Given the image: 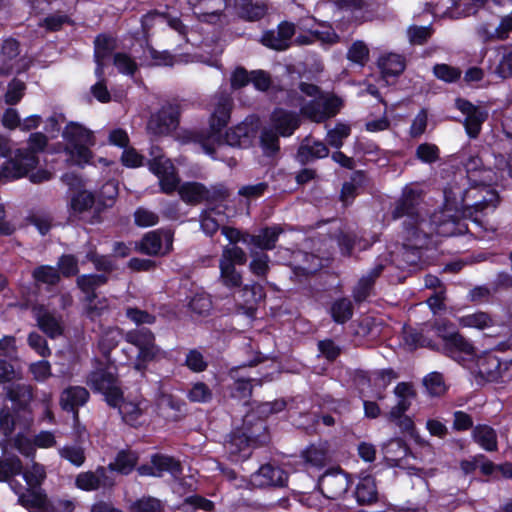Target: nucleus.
<instances>
[{
	"instance_id": "19",
	"label": "nucleus",
	"mask_w": 512,
	"mask_h": 512,
	"mask_svg": "<svg viewBox=\"0 0 512 512\" xmlns=\"http://www.w3.org/2000/svg\"><path fill=\"white\" fill-rule=\"evenodd\" d=\"M16 481H11L10 486L18 494V503L30 512H49V500L41 489H27L26 492L18 491Z\"/></svg>"
},
{
	"instance_id": "35",
	"label": "nucleus",
	"mask_w": 512,
	"mask_h": 512,
	"mask_svg": "<svg viewBox=\"0 0 512 512\" xmlns=\"http://www.w3.org/2000/svg\"><path fill=\"white\" fill-rule=\"evenodd\" d=\"M473 440L484 450L493 452L498 449L497 433L488 425H477L472 431Z\"/></svg>"
},
{
	"instance_id": "51",
	"label": "nucleus",
	"mask_w": 512,
	"mask_h": 512,
	"mask_svg": "<svg viewBox=\"0 0 512 512\" xmlns=\"http://www.w3.org/2000/svg\"><path fill=\"white\" fill-rule=\"evenodd\" d=\"M331 315L335 322L345 323L353 315L352 303L347 298H342L335 301L331 306Z\"/></svg>"
},
{
	"instance_id": "26",
	"label": "nucleus",
	"mask_w": 512,
	"mask_h": 512,
	"mask_svg": "<svg viewBox=\"0 0 512 512\" xmlns=\"http://www.w3.org/2000/svg\"><path fill=\"white\" fill-rule=\"evenodd\" d=\"M89 399V392L81 386H70L60 396V406L66 411H73L77 417V408L83 406Z\"/></svg>"
},
{
	"instance_id": "30",
	"label": "nucleus",
	"mask_w": 512,
	"mask_h": 512,
	"mask_svg": "<svg viewBox=\"0 0 512 512\" xmlns=\"http://www.w3.org/2000/svg\"><path fill=\"white\" fill-rule=\"evenodd\" d=\"M20 54V44L14 38H6L0 44V75H9L13 69V61Z\"/></svg>"
},
{
	"instance_id": "29",
	"label": "nucleus",
	"mask_w": 512,
	"mask_h": 512,
	"mask_svg": "<svg viewBox=\"0 0 512 512\" xmlns=\"http://www.w3.org/2000/svg\"><path fill=\"white\" fill-rule=\"evenodd\" d=\"M283 232L279 226L267 227L262 229L257 235H246L243 242L251 244L262 250H271L275 248L279 235Z\"/></svg>"
},
{
	"instance_id": "52",
	"label": "nucleus",
	"mask_w": 512,
	"mask_h": 512,
	"mask_svg": "<svg viewBox=\"0 0 512 512\" xmlns=\"http://www.w3.org/2000/svg\"><path fill=\"white\" fill-rule=\"evenodd\" d=\"M144 57L151 60L152 65L156 66H172L175 58L168 51H157L149 42H146L144 48Z\"/></svg>"
},
{
	"instance_id": "39",
	"label": "nucleus",
	"mask_w": 512,
	"mask_h": 512,
	"mask_svg": "<svg viewBox=\"0 0 512 512\" xmlns=\"http://www.w3.org/2000/svg\"><path fill=\"white\" fill-rule=\"evenodd\" d=\"M105 474L104 467H98L95 471L82 472L76 477L75 484L81 490L93 491L103 484Z\"/></svg>"
},
{
	"instance_id": "42",
	"label": "nucleus",
	"mask_w": 512,
	"mask_h": 512,
	"mask_svg": "<svg viewBox=\"0 0 512 512\" xmlns=\"http://www.w3.org/2000/svg\"><path fill=\"white\" fill-rule=\"evenodd\" d=\"M137 461L138 456L136 453L129 450H122L117 454L115 461L108 465V468L112 471L127 475L134 469Z\"/></svg>"
},
{
	"instance_id": "45",
	"label": "nucleus",
	"mask_w": 512,
	"mask_h": 512,
	"mask_svg": "<svg viewBox=\"0 0 512 512\" xmlns=\"http://www.w3.org/2000/svg\"><path fill=\"white\" fill-rule=\"evenodd\" d=\"M219 269L220 281L225 287L229 289L241 287L242 275L236 270L234 265L219 262Z\"/></svg>"
},
{
	"instance_id": "15",
	"label": "nucleus",
	"mask_w": 512,
	"mask_h": 512,
	"mask_svg": "<svg viewBox=\"0 0 512 512\" xmlns=\"http://www.w3.org/2000/svg\"><path fill=\"white\" fill-rule=\"evenodd\" d=\"M293 278L302 283L323 267V260L317 255L298 251L294 253L292 262Z\"/></svg>"
},
{
	"instance_id": "27",
	"label": "nucleus",
	"mask_w": 512,
	"mask_h": 512,
	"mask_svg": "<svg viewBox=\"0 0 512 512\" xmlns=\"http://www.w3.org/2000/svg\"><path fill=\"white\" fill-rule=\"evenodd\" d=\"M33 314L37 320L39 328L51 338L62 334V326L58 318L47 311L43 306L33 307Z\"/></svg>"
},
{
	"instance_id": "33",
	"label": "nucleus",
	"mask_w": 512,
	"mask_h": 512,
	"mask_svg": "<svg viewBox=\"0 0 512 512\" xmlns=\"http://www.w3.org/2000/svg\"><path fill=\"white\" fill-rule=\"evenodd\" d=\"M181 199L191 205L199 204L209 198L208 189L198 182H186L178 189Z\"/></svg>"
},
{
	"instance_id": "59",
	"label": "nucleus",
	"mask_w": 512,
	"mask_h": 512,
	"mask_svg": "<svg viewBox=\"0 0 512 512\" xmlns=\"http://www.w3.org/2000/svg\"><path fill=\"white\" fill-rule=\"evenodd\" d=\"M95 203L94 195L88 191H81L71 200V208L76 214L89 211Z\"/></svg>"
},
{
	"instance_id": "9",
	"label": "nucleus",
	"mask_w": 512,
	"mask_h": 512,
	"mask_svg": "<svg viewBox=\"0 0 512 512\" xmlns=\"http://www.w3.org/2000/svg\"><path fill=\"white\" fill-rule=\"evenodd\" d=\"M342 101L336 96H324L314 98L302 106L304 116L314 122L320 123L334 117L341 109Z\"/></svg>"
},
{
	"instance_id": "44",
	"label": "nucleus",
	"mask_w": 512,
	"mask_h": 512,
	"mask_svg": "<svg viewBox=\"0 0 512 512\" xmlns=\"http://www.w3.org/2000/svg\"><path fill=\"white\" fill-rule=\"evenodd\" d=\"M20 158L9 159L0 167V182L15 180L27 176V166L20 163Z\"/></svg>"
},
{
	"instance_id": "46",
	"label": "nucleus",
	"mask_w": 512,
	"mask_h": 512,
	"mask_svg": "<svg viewBox=\"0 0 512 512\" xmlns=\"http://www.w3.org/2000/svg\"><path fill=\"white\" fill-rule=\"evenodd\" d=\"M151 463L155 465L156 472H159V477H161L164 472H169L173 476H177L181 473V465L173 457L154 455L151 459Z\"/></svg>"
},
{
	"instance_id": "22",
	"label": "nucleus",
	"mask_w": 512,
	"mask_h": 512,
	"mask_svg": "<svg viewBox=\"0 0 512 512\" xmlns=\"http://www.w3.org/2000/svg\"><path fill=\"white\" fill-rule=\"evenodd\" d=\"M394 394L398 401L396 405L391 408L387 415L389 421H395L396 419L401 418V416L411 406L412 399L416 397V392L413 388V385L407 382L398 383L394 388Z\"/></svg>"
},
{
	"instance_id": "41",
	"label": "nucleus",
	"mask_w": 512,
	"mask_h": 512,
	"mask_svg": "<svg viewBox=\"0 0 512 512\" xmlns=\"http://www.w3.org/2000/svg\"><path fill=\"white\" fill-rule=\"evenodd\" d=\"M498 63L493 73L500 79L512 78V45H503L498 50Z\"/></svg>"
},
{
	"instance_id": "62",
	"label": "nucleus",
	"mask_w": 512,
	"mask_h": 512,
	"mask_svg": "<svg viewBox=\"0 0 512 512\" xmlns=\"http://www.w3.org/2000/svg\"><path fill=\"white\" fill-rule=\"evenodd\" d=\"M113 64L119 73L125 75L132 76L137 70V63L130 55L126 53H115L113 56Z\"/></svg>"
},
{
	"instance_id": "8",
	"label": "nucleus",
	"mask_w": 512,
	"mask_h": 512,
	"mask_svg": "<svg viewBox=\"0 0 512 512\" xmlns=\"http://www.w3.org/2000/svg\"><path fill=\"white\" fill-rule=\"evenodd\" d=\"M446 327L447 323L435 325L438 335L444 340L445 353L458 362L472 359L475 354L473 345L458 332L445 334Z\"/></svg>"
},
{
	"instance_id": "63",
	"label": "nucleus",
	"mask_w": 512,
	"mask_h": 512,
	"mask_svg": "<svg viewBox=\"0 0 512 512\" xmlns=\"http://www.w3.org/2000/svg\"><path fill=\"white\" fill-rule=\"evenodd\" d=\"M59 455L77 467L81 466L86 459L84 449L75 445H67L60 448Z\"/></svg>"
},
{
	"instance_id": "38",
	"label": "nucleus",
	"mask_w": 512,
	"mask_h": 512,
	"mask_svg": "<svg viewBox=\"0 0 512 512\" xmlns=\"http://www.w3.org/2000/svg\"><path fill=\"white\" fill-rule=\"evenodd\" d=\"M457 322L459 326L463 328H474L478 330H484L494 325L492 316L484 311H477L457 317Z\"/></svg>"
},
{
	"instance_id": "43",
	"label": "nucleus",
	"mask_w": 512,
	"mask_h": 512,
	"mask_svg": "<svg viewBox=\"0 0 512 512\" xmlns=\"http://www.w3.org/2000/svg\"><path fill=\"white\" fill-rule=\"evenodd\" d=\"M85 258L94 265L96 271L111 273L116 269V264L112 258L108 255L99 254L93 245H88Z\"/></svg>"
},
{
	"instance_id": "34",
	"label": "nucleus",
	"mask_w": 512,
	"mask_h": 512,
	"mask_svg": "<svg viewBox=\"0 0 512 512\" xmlns=\"http://www.w3.org/2000/svg\"><path fill=\"white\" fill-rule=\"evenodd\" d=\"M357 502L361 505H369L377 501L378 492L375 479L366 475L361 477L355 490Z\"/></svg>"
},
{
	"instance_id": "11",
	"label": "nucleus",
	"mask_w": 512,
	"mask_h": 512,
	"mask_svg": "<svg viewBox=\"0 0 512 512\" xmlns=\"http://www.w3.org/2000/svg\"><path fill=\"white\" fill-rule=\"evenodd\" d=\"M318 485L326 498L339 499L348 491L350 480L341 469H331L320 477Z\"/></svg>"
},
{
	"instance_id": "37",
	"label": "nucleus",
	"mask_w": 512,
	"mask_h": 512,
	"mask_svg": "<svg viewBox=\"0 0 512 512\" xmlns=\"http://www.w3.org/2000/svg\"><path fill=\"white\" fill-rule=\"evenodd\" d=\"M107 282L108 277L105 274H83L76 279L78 288L86 294V297H90L91 300L97 298L95 290Z\"/></svg>"
},
{
	"instance_id": "40",
	"label": "nucleus",
	"mask_w": 512,
	"mask_h": 512,
	"mask_svg": "<svg viewBox=\"0 0 512 512\" xmlns=\"http://www.w3.org/2000/svg\"><path fill=\"white\" fill-rule=\"evenodd\" d=\"M21 473L28 486L27 489H38L47 477L45 467L35 461L22 468Z\"/></svg>"
},
{
	"instance_id": "36",
	"label": "nucleus",
	"mask_w": 512,
	"mask_h": 512,
	"mask_svg": "<svg viewBox=\"0 0 512 512\" xmlns=\"http://www.w3.org/2000/svg\"><path fill=\"white\" fill-rule=\"evenodd\" d=\"M378 66L385 77L398 76L405 70L406 60L400 54L386 53L378 59Z\"/></svg>"
},
{
	"instance_id": "55",
	"label": "nucleus",
	"mask_w": 512,
	"mask_h": 512,
	"mask_svg": "<svg viewBox=\"0 0 512 512\" xmlns=\"http://www.w3.org/2000/svg\"><path fill=\"white\" fill-rule=\"evenodd\" d=\"M163 503L160 499L152 496H143L131 504V512H162Z\"/></svg>"
},
{
	"instance_id": "31",
	"label": "nucleus",
	"mask_w": 512,
	"mask_h": 512,
	"mask_svg": "<svg viewBox=\"0 0 512 512\" xmlns=\"http://www.w3.org/2000/svg\"><path fill=\"white\" fill-rule=\"evenodd\" d=\"M329 154V149L321 141H314L307 137L303 140L297 152V159L305 164L315 158H324Z\"/></svg>"
},
{
	"instance_id": "28",
	"label": "nucleus",
	"mask_w": 512,
	"mask_h": 512,
	"mask_svg": "<svg viewBox=\"0 0 512 512\" xmlns=\"http://www.w3.org/2000/svg\"><path fill=\"white\" fill-rule=\"evenodd\" d=\"M478 375L486 381H496L501 375V362L491 353H484L476 358Z\"/></svg>"
},
{
	"instance_id": "48",
	"label": "nucleus",
	"mask_w": 512,
	"mask_h": 512,
	"mask_svg": "<svg viewBox=\"0 0 512 512\" xmlns=\"http://www.w3.org/2000/svg\"><path fill=\"white\" fill-rule=\"evenodd\" d=\"M260 145L263 154L268 157L275 156L280 149L278 134L271 128H265L261 132Z\"/></svg>"
},
{
	"instance_id": "6",
	"label": "nucleus",
	"mask_w": 512,
	"mask_h": 512,
	"mask_svg": "<svg viewBox=\"0 0 512 512\" xmlns=\"http://www.w3.org/2000/svg\"><path fill=\"white\" fill-rule=\"evenodd\" d=\"M421 202V192L413 189L412 187L406 186L403 189L401 197L395 203L392 211V218L396 220L402 217H407L409 219L408 225L411 226V229L416 228L421 219ZM412 234L416 235L417 238L420 237L417 230H413Z\"/></svg>"
},
{
	"instance_id": "49",
	"label": "nucleus",
	"mask_w": 512,
	"mask_h": 512,
	"mask_svg": "<svg viewBox=\"0 0 512 512\" xmlns=\"http://www.w3.org/2000/svg\"><path fill=\"white\" fill-rule=\"evenodd\" d=\"M303 458L312 466H323L328 460V450L325 445H310L304 452Z\"/></svg>"
},
{
	"instance_id": "32",
	"label": "nucleus",
	"mask_w": 512,
	"mask_h": 512,
	"mask_svg": "<svg viewBox=\"0 0 512 512\" xmlns=\"http://www.w3.org/2000/svg\"><path fill=\"white\" fill-rule=\"evenodd\" d=\"M250 128L246 124H239L231 127L224 136L221 135V142L214 143V147L227 144L232 147H247L250 144Z\"/></svg>"
},
{
	"instance_id": "7",
	"label": "nucleus",
	"mask_w": 512,
	"mask_h": 512,
	"mask_svg": "<svg viewBox=\"0 0 512 512\" xmlns=\"http://www.w3.org/2000/svg\"><path fill=\"white\" fill-rule=\"evenodd\" d=\"M180 104L176 101L168 102L155 114L148 123L147 130L154 136H165L174 131L179 124Z\"/></svg>"
},
{
	"instance_id": "18",
	"label": "nucleus",
	"mask_w": 512,
	"mask_h": 512,
	"mask_svg": "<svg viewBox=\"0 0 512 512\" xmlns=\"http://www.w3.org/2000/svg\"><path fill=\"white\" fill-rule=\"evenodd\" d=\"M287 481L286 472L272 464L262 465L250 476V483L254 487L284 486Z\"/></svg>"
},
{
	"instance_id": "12",
	"label": "nucleus",
	"mask_w": 512,
	"mask_h": 512,
	"mask_svg": "<svg viewBox=\"0 0 512 512\" xmlns=\"http://www.w3.org/2000/svg\"><path fill=\"white\" fill-rule=\"evenodd\" d=\"M48 138L43 133H32L27 142V148L17 149L12 159L20 158V163L27 166V175L39 164L38 153L44 151Z\"/></svg>"
},
{
	"instance_id": "53",
	"label": "nucleus",
	"mask_w": 512,
	"mask_h": 512,
	"mask_svg": "<svg viewBox=\"0 0 512 512\" xmlns=\"http://www.w3.org/2000/svg\"><path fill=\"white\" fill-rule=\"evenodd\" d=\"M22 461L17 456L0 459V481H7L11 477L20 474Z\"/></svg>"
},
{
	"instance_id": "60",
	"label": "nucleus",
	"mask_w": 512,
	"mask_h": 512,
	"mask_svg": "<svg viewBox=\"0 0 512 512\" xmlns=\"http://www.w3.org/2000/svg\"><path fill=\"white\" fill-rule=\"evenodd\" d=\"M247 261V256L244 250L238 246H225L222 251L220 263L231 265H243Z\"/></svg>"
},
{
	"instance_id": "57",
	"label": "nucleus",
	"mask_w": 512,
	"mask_h": 512,
	"mask_svg": "<svg viewBox=\"0 0 512 512\" xmlns=\"http://www.w3.org/2000/svg\"><path fill=\"white\" fill-rule=\"evenodd\" d=\"M488 213L474 215L472 218H469L476 229H478L477 233H483L482 237L492 238L496 235L499 225L495 221H490L485 219Z\"/></svg>"
},
{
	"instance_id": "20",
	"label": "nucleus",
	"mask_w": 512,
	"mask_h": 512,
	"mask_svg": "<svg viewBox=\"0 0 512 512\" xmlns=\"http://www.w3.org/2000/svg\"><path fill=\"white\" fill-rule=\"evenodd\" d=\"M264 297L265 293L263 287L258 283H253L241 287L235 296V301L238 306L243 309L245 314L252 316L258 302Z\"/></svg>"
},
{
	"instance_id": "64",
	"label": "nucleus",
	"mask_w": 512,
	"mask_h": 512,
	"mask_svg": "<svg viewBox=\"0 0 512 512\" xmlns=\"http://www.w3.org/2000/svg\"><path fill=\"white\" fill-rule=\"evenodd\" d=\"M268 11V3L266 1H255L247 4L243 10L242 15L250 21H257L262 19Z\"/></svg>"
},
{
	"instance_id": "24",
	"label": "nucleus",
	"mask_w": 512,
	"mask_h": 512,
	"mask_svg": "<svg viewBox=\"0 0 512 512\" xmlns=\"http://www.w3.org/2000/svg\"><path fill=\"white\" fill-rule=\"evenodd\" d=\"M116 407L118 408L122 419L127 424L136 426L140 424V418L143 416L147 408V402L140 398L129 400L122 397L121 401Z\"/></svg>"
},
{
	"instance_id": "10",
	"label": "nucleus",
	"mask_w": 512,
	"mask_h": 512,
	"mask_svg": "<svg viewBox=\"0 0 512 512\" xmlns=\"http://www.w3.org/2000/svg\"><path fill=\"white\" fill-rule=\"evenodd\" d=\"M296 33V26L289 21H282L276 29L265 31L260 42L269 49L285 51L293 44V37Z\"/></svg>"
},
{
	"instance_id": "16",
	"label": "nucleus",
	"mask_w": 512,
	"mask_h": 512,
	"mask_svg": "<svg viewBox=\"0 0 512 512\" xmlns=\"http://www.w3.org/2000/svg\"><path fill=\"white\" fill-rule=\"evenodd\" d=\"M194 14L202 22L216 24L221 22L227 8V0H187Z\"/></svg>"
},
{
	"instance_id": "23",
	"label": "nucleus",
	"mask_w": 512,
	"mask_h": 512,
	"mask_svg": "<svg viewBox=\"0 0 512 512\" xmlns=\"http://www.w3.org/2000/svg\"><path fill=\"white\" fill-rule=\"evenodd\" d=\"M116 48V41L114 38L100 34L94 41V58L97 64L95 74L98 78L104 75L105 60L111 55Z\"/></svg>"
},
{
	"instance_id": "56",
	"label": "nucleus",
	"mask_w": 512,
	"mask_h": 512,
	"mask_svg": "<svg viewBox=\"0 0 512 512\" xmlns=\"http://www.w3.org/2000/svg\"><path fill=\"white\" fill-rule=\"evenodd\" d=\"M433 74L437 79L441 81H444L446 83H454L460 79L462 71L458 67L441 63L436 64L433 67Z\"/></svg>"
},
{
	"instance_id": "4",
	"label": "nucleus",
	"mask_w": 512,
	"mask_h": 512,
	"mask_svg": "<svg viewBox=\"0 0 512 512\" xmlns=\"http://www.w3.org/2000/svg\"><path fill=\"white\" fill-rule=\"evenodd\" d=\"M124 339L138 350L135 362L137 370H143L148 363L159 361L166 357L165 351L156 344L155 335L149 329L142 328L127 331Z\"/></svg>"
},
{
	"instance_id": "2",
	"label": "nucleus",
	"mask_w": 512,
	"mask_h": 512,
	"mask_svg": "<svg viewBox=\"0 0 512 512\" xmlns=\"http://www.w3.org/2000/svg\"><path fill=\"white\" fill-rule=\"evenodd\" d=\"M62 136L66 141L67 161L73 165L88 163L91 158L89 147L94 144L92 132L78 123L71 122L65 127Z\"/></svg>"
},
{
	"instance_id": "58",
	"label": "nucleus",
	"mask_w": 512,
	"mask_h": 512,
	"mask_svg": "<svg viewBox=\"0 0 512 512\" xmlns=\"http://www.w3.org/2000/svg\"><path fill=\"white\" fill-rule=\"evenodd\" d=\"M433 34L431 26L411 25L407 29V37L412 45L425 44Z\"/></svg>"
},
{
	"instance_id": "1",
	"label": "nucleus",
	"mask_w": 512,
	"mask_h": 512,
	"mask_svg": "<svg viewBox=\"0 0 512 512\" xmlns=\"http://www.w3.org/2000/svg\"><path fill=\"white\" fill-rule=\"evenodd\" d=\"M448 205L462 210L464 218H472L474 215L493 212L499 204L498 193L488 185H474L455 192L453 188L444 191Z\"/></svg>"
},
{
	"instance_id": "5",
	"label": "nucleus",
	"mask_w": 512,
	"mask_h": 512,
	"mask_svg": "<svg viewBox=\"0 0 512 512\" xmlns=\"http://www.w3.org/2000/svg\"><path fill=\"white\" fill-rule=\"evenodd\" d=\"M232 98L226 94H220L215 97L214 108L212 110L209 127V135L201 140L203 150L212 155L215 152L214 143L221 142V130L227 126L230 120L232 110Z\"/></svg>"
},
{
	"instance_id": "13",
	"label": "nucleus",
	"mask_w": 512,
	"mask_h": 512,
	"mask_svg": "<svg viewBox=\"0 0 512 512\" xmlns=\"http://www.w3.org/2000/svg\"><path fill=\"white\" fill-rule=\"evenodd\" d=\"M149 168L158 177L163 193L171 194L177 189L180 180L170 159H150Z\"/></svg>"
},
{
	"instance_id": "25",
	"label": "nucleus",
	"mask_w": 512,
	"mask_h": 512,
	"mask_svg": "<svg viewBox=\"0 0 512 512\" xmlns=\"http://www.w3.org/2000/svg\"><path fill=\"white\" fill-rule=\"evenodd\" d=\"M271 122L273 128L283 137H288L299 127L300 120L297 114L286 111L284 109H276L272 116Z\"/></svg>"
},
{
	"instance_id": "54",
	"label": "nucleus",
	"mask_w": 512,
	"mask_h": 512,
	"mask_svg": "<svg viewBox=\"0 0 512 512\" xmlns=\"http://www.w3.org/2000/svg\"><path fill=\"white\" fill-rule=\"evenodd\" d=\"M423 385L430 396H441L447 390L443 376L439 372H431L425 376Z\"/></svg>"
},
{
	"instance_id": "47",
	"label": "nucleus",
	"mask_w": 512,
	"mask_h": 512,
	"mask_svg": "<svg viewBox=\"0 0 512 512\" xmlns=\"http://www.w3.org/2000/svg\"><path fill=\"white\" fill-rule=\"evenodd\" d=\"M7 396L12 402L25 407L33 398L32 387L27 384H13L8 388Z\"/></svg>"
},
{
	"instance_id": "61",
	"label": "nucleus",
	"mask_w": 512,
	"mask_h": 512,
	"mask_svg": "<svg viewBox=\"0 0 512 512\" xmlns=\"http://www.w3.org/2000/svg\"><path fill=\"white\" fill-rule=\"evenodd\" d=\"M403 339L410 349L432 347V341L423 336L422 332L413 328H404Z\"/></svg>"
},
{
	"instance_id": "17",
	"label": "nucleus",
	"mask_w": 512,
	"mask_h": 512,
	"mask_svg": "<svg viewBox=\"0 0 512 512\" xmlns=\"http://www.w3.org/2000/svg\"><path fill=\"white\" fill-rule=\"evenodd\" d=\"M455 104L465 115L464 126L467 134L471 138H476L481 131L482 124L488 118V112L461 98L457 99Z\"/></svg>"
},
{
	"instance_id": "21",
	"label": "nucleus",
	"mask_w": 512,
	"mask_h": 512,
	"mask_svg": "<svg viewBox=\"0 0 512 512\" xmlns=\"http://www.w3.org/2000/svg\"><path fill=\"white\" fill-rule=\"evenodd\" d=\"M252 443L253 439L250 436L237 430L231 433L224 447L231 461L237 462L250 456Z\"/></svg>"
},
{
	"instance_id": "14",
	"label": "nucleus",
	"mask_w": 512,
	"mask_h": 512,
	"mask_svg": "<svg viewBox=\"0 0 512 512\" xmlns=\"http://www.w3.org/2000/svg\"><path fill=\"white\" fill-rule=\"evenodd\" d=\"M172 234L161 230L148 232L144 235L136 248L143 254L155 256L166 254L172 248Z\"/></svg>"
},
{
	"instance_id": "3",
	"label": "nucleus",
	"mask_w": 512,
	"mask_h": 512,
	"mask_svg": "<svg viewBox=\"0 0 512 512\" xmlns=\"http://www.w3.org/2000/svg\"><path fill=\"white\" fill-rule=\"evenodd\" d=\"M117 369L112 364L100 365L87 376L86 384L95 392L102 393L109 406H117L122 399V389Z\"/></svg>"
},
{
	"instance_id": "50",
	"label": "nucleus",
	"mask_w": 512,
	"mask_h": 512,
	"mask_svg": "<svg viewBox=\"0 0 512 512\" xmlns=\"http://www.w3.org/2000/svg\"><path fill=\"white\" fill-rule=\"evenodd\" d=\"M350 134L351 128L348 124L337 123L333 129L327 131L326 141L331 147L340 149Z\"/></svg>"
}]
</instances>
